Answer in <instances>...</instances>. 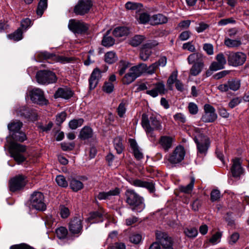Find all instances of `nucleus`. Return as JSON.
<instances>
[{
    "mask_svg": "<svg viewBox=\"0 0 249 249\" xmlns=\"http://www.w3.org/2000/svg\"><path fill=\"white\" fill-rule=\"evenodd\" d=\"M195 182V179L194 177L191 178L190 183L186 186H180L179 187L180 192L185 194H190L192 191Z\"/></svg>",
    "mask_w": 249,
    "mask_h": 249,
    "instance_id": "obj_38",
    "label": "nucleus"
},
{
    "mask_svg": "<svg viewBox=\"0 0 249 249\" xmlns=\"http://www.w3.org/2000/svg\"><path fill=\"white\" fill-rule=\"evenodd\" d=\"M144 39V37L141 35H136L132 37L129 42L131 45L136 47L140 45Z\"/></svg>",
    "mask_w": 249,
    "mask_h": 249,
    "instance_id": "obj_44",
    "label": "nucleus"
},
{
    "mask_svg": "<svg viewBox=\"0 0 249 249\" xmlns=\"http://www.w3.org/2000/svg\"><path fill=\"white\" fill-rule=\"evenodd\" d=\"M131 184L139 187H144L147 189L150 192H153L155 187L152 182L143 181L140 179H135L132 181Z\"/></svg>",
    "mask_w": 249,
    "mask_h": 249,
    "instance_id": "obj_27",
    "label": "nucleus"
},
{
    "mask_svg": "<svg viewBox=\"0 0 249 249\" xmlns=\"http://www.w3.org/2000/svg\"><path fill=\"white\" fill-rule=\"evenodd\" d=\"M142 125L146 131L147 134L154 139L155 137L153 131L160 130L162 126L160 122L154 116H152L148 120L147 116L143 114L142 119Z\"/></svg>",
    "mask_w": 249,
    "mask_h": 249,
    "instance_id": "obj_2",
    "label": "nucleus"
},
{
    "mask_svg": "<svg viewBox=\"0 0 249 249\" xmlns=\"http://www.w3.org/2000/svg\"><path fill=\"white\" fill-rule=\"evenodd\" d=\"M75 58L73 57H66L63 55H57L55 57L54 60L57 62H60L62 64L71 63L74 61Z\"/></svg>",
    "mask_w": 249,
    "mask_h": 249,
    "instance_id": "obj_49",
    "label": "nucleus"
},
{
    "mask_svg": "<svg viewBox=\"0 0 249 249\" xmlns=\"http://www.w3.org/2000/svg\"><path fill=\"white\" fill-rule=\"evenodd\" d=\"M67 115V113L65 111H62L56 115V124L59 127H61L62 124L65 121Z\"/></svg>",
    "mask_w": 249,
    "mask_h": 249,
    "instance_id": "obj_50",
    "label": "nucleus"
},
{
    "mask_svg": "<svg viewBox=\"0 0 249 249\" xmlns=\"http://www.w3.org/2000/svg\"><path fill=\"white\" fill-rule=\"evenodd\" d=\"M174 139L173 137L168 136L160 137L159 140V144L165 152H167L172 148Z\"/></svg>",
    "mask_w": 249,
    "mask_h": 249,
    "instance_id": "obj_23",
    "label": "nucleus"
},
{
    "mask_svg": "<svg viewBox=\"0 0 249 249\" xmlns=\"http://www.w3.org/2000/svg\"><path fill=\"white\" fill-rule=\"evenodd\" d=\"M216 62H213L210 65L211 70L218 71L224 68L227 61L224 54L222 53L218 54L216 56Z\"/></svg>",
    "mask_w": 249,
    "mask_h": 249,
    "instance_id": "obj_21",
    "label": "nucleus"
},
{
    "mask_svg": "<svg viewBox=\"0 0 249 249\" xmlns=\"http://www.w3.org/2000/svg\"><path fill=\"white\" fill-rule=\"evenodd\" d=\"M157 45L158 43L156 41L150 42L143 45L140 53L141 59L143 61L147 60L151 54V48L155 47Z\"/></svg>",
    "mask_w": 249,
    "mask_h": 249,
    "instance_id": "obj_19",
    "label": "nucleus"
},
{
    "mask_svg": "<svg viewBox=\"0 0 249 249\" xmlns=\"http://www.w3.org/2000/svg\"><path fill=\"white\" fill-rule=\"evenodd\" d=\"M156 238L157 241L150 246L152 249H173L171 239L166 233L157 232Z\"/></svg>",
    "mask_w": 249,
    "mask_h": 249,
    "instance_id": "obj_7",
    "label": "nucleus"
},
{
    "mask_svg": "<svg viewBox=\"0 0 249 249\" xmlns=\"http://www.w3.org/2000/svg\"><path fill=\"white\" fill-rule=\"evenodd\" d=\"M203 67V62L193 64V65L190 69V74L193 76H196L198 75L202 71Z\"/></svg>",
    "mask_w": 249,
    "mask_h": 249,
    "instance_id": "obj_36",
    "label": "nucleus"
},
{
    "mask_svg": "<svg viewBox=\"0 0 249 249\" xmlns=\"http://www.w3.org/2000/svg\"><path fill=\"white\" fill-rule=\"evenodd\" d=\"M9 152H19V153H24L26 151L27 146L18 142L10 141L9 142Z\"/></svg>",
    "mask_w": 249,
    "mask_h": 249,
    "instance_id": "obj_29",
    "label": "nucleus"
},
{
    "mask_svg": "<svg viewBox=\"0 0 249 249\" xmlns=\"http://www.w3.org/2000/svg\"><path fill=\"white\" fill-rule=\"evenodd\" d=\"M189 112L192 114H196L198 112L197 106L194 103H190L188 105Z\"/></svg>",
    "mask_w": 249,
    "mask_h": 249,
    "instance_id": "obj_61",
    "label": "nucleus"
},
{
    "mask_svg": "<svg viewBox=\"0 0 249 249\" xmlns=\"http://www.w3.org/2000/svg\"><path fill=\"white\" fill-rule=\"evenodd\" d=\"M195 132L194 139L196 144L197 154L205 156L210 145V140L207 136L201 133L198 128H195Z\"/></svg>",
    "mask_w": 249,
    "mask_h": 249,
    "instance_id": "obj_3",
    "label": "nucleus"
},
{
    "mask_svg": "<svg viewBox=\"0 0 249 249\" xmlns=\"http://www.w3.org/2000/svg\"><path fill=\"white\" fill-rule=\"evenodd\" d=\"M204 113L202 116L201 120L204 123H212L217 118V115L214 108L209 104L204 106Z\"/></svg>",
    "mask_w": 249,
    "mask_h": 249,
    "instance_id": "obj_14",
    "label": "nucleus"
},
{
    "mask_svg": "<svg viewBox=\"0 0 249 249\" xmlns=\"http://www.w3.org/2000/svg\"><path fill=\"white\" fill-rule=\"evenodd\" d=\"M33 24L32 21L29 18H27L23 19L21 21L20 28L22 30L24 29L25 30H26L30 28Z\"/></svg>",
    "mask_w": 249,
    "mask_h": 249,
    "instance_id": "obj_53",
    "label": "nucleus"
},
{
    "mask_svg": "<svg viewBox=\"0 0 249 249\" xmlns=\"http://www.w3.org/2000/svg\"><path fill=\"white\" fill-rule=\"evenodd\" d=\"M228 83L229 89L233 91H236L239 89L241 86V81L238 79L229 80L228 81Z\"/></svg>",
    "mask_w": 249,
    "mask_h": 249,
    "instance_id": "obj_46",
    "label": "nucleus"
},
{
    "mask_svg": "<svg viewBox=\"0 0 249 249\" xmlns=\"http://www.w3.org/2000/svg\"><path fill=\"white\" fill-rule=\"evenodd\" d=\"M29 245L26 243H21L11 246L10 249H28Z\"/></svg>",
    "mask_w": 249,
    "mask_h": 249,
    "instance_id": "obj_64",
    "label": "nucleus"
},
{
    "mask_svg": "<svg viewBox=\"0 0 249 249\" xmlns=\"http://www.w3.org/2000/svg\"><path fill=\"white\" fill-rule=\"evenodd\" d=\"M56 54L50 53L47 51H43L37 53L35 56L36 60L38 62H43L45 60H54Z\"/></svg>",
    "mask_w": 249,
    "mask_h": 249,
    "instance_id": "obj_24",
    "label": "nucleus"
},
{
    "mask_svg": "<svg viewBox=\"0 0 249 249\" xmlns=\"http://www.w3.org/2000/svg\"><path fill=\"white\" fill-rule=\"evenodd\" d=\"M174 118L175 121L178 123H184L186 122V118L184 114L181 113H178L174 115Z\"/></svg>",
    "mask_w": 249,
    "mask_h": 249,
    "instance_id": "obj_63",
    "label": "nucleus"
},
{
    "mask_svg": "<svg viewBox=\"0 0 249 249\" xmlns=\"http://www.w3.org/2000/svg\"><path fill=\"white\" fill-rule=\"evenodd\" d=\"M139 65H143L145 66V67H143L144 70L142 71V73L143 72H146L148 74H152L154 73L158 69L157 65L155 63H153L149 67H147V65L144 63H140Z\"/></svg>",
    "mask_w": 249,
    "mask_h": 249,
    "instance_id": "obj_47",
    "label": "nucleus"
},
{
    "mask_svg": "<svg viewBox=\"0 0 249 249\" xmlns=\"http://www.w3.org/2000/svg\"><path fill=\"white\" fill-rule=\"evenodd\" d=\"M27 177L22 174H18L11 178L9 181V191L13 193L24 190L27 184Z\"/></svg>",
    "mask_w": 249,
    "mask_h": 249,
    "instance_id": "obj_5",
    "label": "nucleus"
},
{
    "mask_svg": "<svg viewBox=\"0 0 249 249\" xmlns=\"http://www.w3.org/2000/svg\"><path fill=\"white\" fill-rule=\"evenodd\" d=\"M221 194L219 190H213L211 193V200L212 201L218 200L220 198Z\"/></svg>",
    "mask_w": 249,
    "mask_h": 249,
    "instance_id": "obj_59",
    "label": "nucleus"
},
{
    "mask_svg": "<svg viewBox=\"0 0 249 249\" xmlns=\"http://www.w3.org/2000/svg\"><path fill=\"white\" fill-rule=\"evenodd\" d=\"M22 126L23 123L19 120H16L12 121L7 125L9 134L22 131L21 128Z\"/></svg>",
    "mask_w": 249,
    "mask_h": 249,
    "instance_id": "obj_26",
    "label": "nucleus"
},
{
    "mask_svg": "<svg viewBox=\"0 0 249 249\" xmlns=\"http://www.w3.org/2000/svg\"><path fill=\"white\" fill-rule=\"evenodd\" d=\"M126 112V105L125 104L122 102L121 103L117 108L118 115L120 117H123Z\"/></svg>",
    "mask_w": 249,
    "mask_h": 249,
    "instance_id": "obj_58",
    "label": "nucleus"
},
{
    "mask_svg": "<svg viewBox=\"0 0 249 249\" xmlns=\"http://www.w3.org/2000/svg\"><path fill=\"white\" fill-rule=\"evenodd\" d=\"M101 77L100 69L98 67L94 68L89 78V88L90 90L94 89L96 87Z\"/></svg>",
    "mask_w": 249,
    "mask_h": 249,
    "instance_id": "obj_17",
    "label": "nucleus"
},
{
    "mask_svg": "<svg viewBox=\"0 0 249 249\" xmlns=\"http://www.w3.org/2000/svg\"><path fill=\"white\" fill-rule=\"evenodd\" d=\"M151 85L153 88L150 90H147L146 91V94L154 98L156 97L159 95L165 94L166 90L163 82H158Z\"/></svg>",
    "mask_w": 249,
    "mask_h": 249,
    "instance_id": "obj_18",
    "label": "nucleus"
},
{
    "mask_svg": "<svg viewBox=\"0 0 249 249\" xmlns=\"http://www.w3.org/2000/svg\"><path fill=\"white\" fill-rule=\"evenodd\" d=\"M37 82L41 85H48L56 82L57 77L55 73L50 70H39L36 74Z\"/></svg>",
    "mask_w": 249,
    "mask_h": 249,
    "instance_id": "obj_6",
    "label": "nucleus"
},
{
    "mask_svg": "<svg viewBox=\"0 0 249 249\" xmlns=\"http://www.w3.org/2000/svg\"><path fill=\"white\" fill-rule=\"evenodd\" d=\"M30 97L34 103L39 105H47L48 103V101L45 98L43 91L39 89H35L31 90Z\"/></svg>",
    "mask_w": 249,
    "mask_h": 249,
    "instance_id": "obj_13",
    "label": "nucleus"
},
{
    "mask_svg": "<svg viewBox=\"0 0 249 249\" xmlns=\"http://www.w3.org/2000/svg\"><path fill=\"white\" fill-rule=\"evenodd\" d=\"M10 153L11 157L14 159L18 164H21L26 160V158L19 152H11Z\"/></svg>",
    "mask_w": 249,
    "mask_h": 249,
    "instance_id": "obj_42",
    "label": "nucleus"
},
{
    "mask_svg": "<svg viewBox=\"0 0 249 249\" xmlns=\"http://www.w3.org/2000/svg\"><path fill=\"white\" fill-rule=\"evenodd\" d=\"M203 56L200 53H193L189 55L187 58V60L190 64L203 62Z\"/></svg>",
    "mask_w": 249,
    "mask_h": 249,
    "instance_id": "obj_32",
    "label": "nucleus"
},
{
    "mask_svg": "<svg viewBox=\"0 0 249 249\" xmlns=\"http://www.w3.org/2000/svg\"><path fill=\"white\" fill-rule=\"evenodd\" d=\"M60 210V214L62 218L65 219L69 217L70 212L68 208L64 205H61Z\"/></svg>",
    "mask_w": 249,
    "mask_h": 249,
    "instance_id": "obj_54",
    "label": "nucleus"
},
{
    "mask_svg": "<svg viewBox=\"0 0 249 249\" xmlns=\"http://www.w3.org/2000/svg\"><path fill=\"white\" fill-rule=\"evenodd\" d=\"M203 48L208 54L212 55L213 53V48L211 44H204Z\"/></svg>",
    "mask_w": 249,
    "mask_h": 249,
    "instance_id": "obj_62",
    "label": "nucleus"
},
{
    "mask_svg": "<svg viewBox=\"0 0 249 249\" xmlns=\"http://www.w3.org/2000/svg\"><path fill=\"white\" fill-rule=\"evenodd\" d=\"M68 28L74 34L78 35L86 34L89 29L86 23L75 19H71L69 20Z\"/></svg>",
    "mask_w": 249,
    "mask_h": 249,
    "instance_id": "obj_10",
    "label": "nucleus"
},
{
    "mask_svg": "<svg viewBox=\"0 0 249 249\" xmlns=\"http://www.w3.org/2000/svg\"><path fill=\"white\" fill-rule=\"evenodd\" d=\"M69 186L71 189L74 192H77L84 187L83 183L80 180H77L74 178H69Z\"/></svg>",
    "mask_w": 249,
    "mask_h": 249,
    "instance_id": "obj_30",
    "label": "nucleus"
},
{
    "mask_svg": "<svg viewBox=\"0 0 249 249\" xmlns=\"http://www.w3.org/2000/svg\"><path fill=\"white\" fill-rule=\"evenodd\" d=\"M44 201L43 193L37 191H34L29 198V208L39 212H44L47 209V206Z\"/></svg>",
    "mask_w": 249,
    "mask_h": 249,
    "instance_id": "obj_4",
    "label": "nucleus"
},
{
    "mask_svg": "<svg viewBox=\"0 0 249 249\" xmlns=\"http://www.w3.org/2000/svg\"><path fill=\"white\" fill-rule=\"evenodd\" d=\"M227 56L229 65L233 67L242 65L245 62L247 58L246 54L240 52H229Z\"/></svg>",
    "mask_w": 249,
    "mask_h": 249,
    "instance_id": "obj_9",
    "label": "nucleus"
},
{
    "mask_svg": "<svg viewBox=\"0 0 249 249\" xmlns=\"http://www.w3.org/2000/svg\"><path fill=\"white\" fill-rule=\"evenodd\" d=\"M145 67L143 65H137L132 67L129 71L125 74L122 79L124 84L128 85L132 83L136 78L142 74V71Z\"/></svg>",
    "mask_w": 249,
    "mask_h": 249,
    "instance_id": "obj_8",
    "label": "nucleus"
},
{
    "mask_svg": "<svg viewBox=\"0 0 249 249\" xmlns=\"http://www.w3.org/2000/svg\"><path fill=\"white\" fill-rule=\"evenodd\" d=\"M104 220L103 214L99 211H93L89 213L87 222L91 223L102 222Z\"/></svg>",
    "mask_w": 249,
    "mask_h": 249,
    "instance_id": "obj_25",
    "label": "nucleus"
},
{
    "mask_svg": "<svg viewBox=\"0 0 249 249\" xmlns=\"http://www.w3.org/2000/svg\"><path fill=\"white\" fill-rule=\"evenodd\" d=\"M177 77V72L174 71L168 78L167 81V85L170 90L173 89V84L176 83L177 81H178Z\"/></svg>",
    "mask_w": 249,
    "mask_h": 249,
    "instance_id": "obj_45",
    "label": "nucleus"
},
{
    "mask_svg": "<svg viewBox=\"0 0 249 249\" xmlns=\"http://www.w3.org/2000/svg\"><path fill=\"white\" fill-rule=\"evenodd\" d=\"M242 43L240 39H231L226 38L224 40V44L228 48H236L240 46Z\"/></svg>",
    "mask_w": 249,
    "mask_h": 249,
    "instance_id": "obj_39",
    "label": "nucleus"
},
{
    "mask_svg": "<svg viewBox=\"0 0 249 249\" xmlns=\"http://www.w3.org/2000/svg\"><path fill=\"white\" fill-rule=\"evenodd\" d=\"M101 44L104 47L109 48V30H107L104 35Z\"/></svg>",
    "mask_w": 249,
    "mask_h": 249,
    "instance_id": "obj_60",
    "label": "nucleus"
},
{
    "mask_svg": "<svg viewBox=\"0 0 249 249\" xmlns=\"http://www.w3.org/2000/svg\"><path fill=\"white\" fill-rule=\"evenodd\" d=\"M84 122V120L83 118L73 119L69 122V126L71 129H76L78 127L81 126Z\"/></svg>",
    "mask_w": 249,
    "mask_h": 249,
    "instance_id": "obj_43",
    "label": "nucleus"
},
{
    "mask_svg": "<svg viewBox=\"0 0 249 249\" xmlns=\"http://www.w3.org/2000/svg\"><path fill=\"white\" fill-rule=\"evenodd\" d=\"M112 34L115 36L118 37L126 36L129 34V29L124 26L118 27L114 29Z\"/></svg>",
    "mask_w": 249,
    "mask_h": 249,
    "instance_id": "obj_33",
    "label": "nucleus"
},
{
    "mask_svg": "<svg viewBox=\"0 0 249 249\" xmlns=\"http://www.w3.org/2000/svg\"><path fill=\"white\" fill-rule=\"evenodd\" d=\"M74 94V91L70 87L64 86L57 89L53 95V97L54 99L62 98L69 100L73 96Z\"/></svg>",
    "mask_w": 249,
    "mask_h": 249,
    "instance_id": "obj_15",
    "label": "nucleus"
},
{
    "mask_svg": "<svg viewBox=\"0 0 249 249\" xmlns=\"http://www.w3.org/2000/svg\"><path fill=\"white\" fill-rule=\"evenodd\" d=\"M126 202L132 207V210L141 212L145 207L143 199L134 190L128 189L125 192Z\"/></svg>",
    "mask_w": 249,
    "mask_h": 249,
    "instance_id": "obj_1",
    "label": "nucleus"
},
{
    "mask_svg": "<svg viewBox=\"0 0 249 249\" xmlns=\"http://www.w3.org/2000/svg\"><path fill=\"white\" fill-rule=\"evenodd\" d=\"M61 148L64 151H70L72 150L75 147V143L74 142H63L60 144Z\"/></svg>",
    "mask_w": 249,
    "mask_h": 249,
    "instance_id": "obj_52",
    "label": "nucleus"
},
{
    "mask_svg": "<svg viewBox=\"0 0 249 249\" xmlns=\"http://www.w3.org/2000/svg\"><path fill=\"white\" fill-rule=\"evenodd\" d=\"M113 144L117 153H121L124 149L121 138L116 137L113 141Z\"/></svg>",
    "mask_w": 249,
    "mask_h": 249,
    "instance_id": "obj_48",
    "label": "nucleus"
},
{
    "mask_svg": "<svg viewBox=\"0 0 249 249\" xmlns=\"http://www.w3.org/2000/svg\"><path fill=\"white\" fill-rule=\"evenodd\" d=\"M167 21V18L164 15L160 14L153 16L151 18L152 24L155 25L165 23Z\"/></svg>",
    "mask_w": 249,
    "mask_h": 249,
    "instance_id": "obj_35",
    "label": "nucleus"
},
{
    "mask_svg": "<svg viewBox=\"0 0 249 249\" xmlns=\"http://www.w3.org/2000/svg\"><path fill=\"white\" fill-rule=\"evenodd\" d=\"M142 6L141 3L127 2L125 4V8L128 10H137L141 9Z\"/></svg>",
    "mask_w": 249,
    "mask_h": 249,
    "instance_id": "obj_56",
    "label": "nucleus"
},
{
    "mask_svg": "<svg viewBox=\"0 0 249 249\" xmlns=\"http://www.w3.org/2000/svg\"><path fill=\"white\" fill-rule=\"evenodd\" d=\"M8 37L11 40L16 41H19L23 38V31L22 29L19 27L14 33L9 34Z\"/></svg>",
    "mask_w": 249,
    "mask_h": 249,
    "instance_id": "obj_37",
    "label": "nucleus"
},
{
    "mask_svg": "<svg viewBox=\"0 0 249 249\" xmlns=\"http://www.w3.org/2000/svg\"><path fill=\"white\" fill-rule=\"evenodd\" d=\"M185 235L189 238H194L197 235V230L195 228H187L184 231Z\"/></svg>",
    "mask_w": 249,
    "mask_h": 249,
    "instance_id": "obj_51",
    "label": "nucleus"
},
{
    "mask_svg": "<svg viewBox=\"0 0 249 249\" xmlns=\"http://www.w3.org/2000/svg\"><path fill=\"white\" fill-rule=\"evenodd\" d=\"M130 66V63L127 61H121L120 62V70L119 73L120 75H123Z\"/></svg>",
    "mask_w": 249,
    "mask_h": 249,
    "instance_id": "obj_55",
    "label": "nucleus"
},
{
    "mask_svg": "<svg viewBox=\"0 0 249 249\" xmlns=\"http://www.w3.org/2000/svg\"><path fill=\"white\" fill-rule=\"evenodd\" d=\"M18 114L25 119H31L35 121L37 119V115L33 112L32 109L25 106L21 107L19 108Z\"/></svg>",
    "mask_w": 249,
    "mask_h": 249,
    "instance_id": "obj_20",
    "label": "nucleus"
},
{
    "mask_svg": "<svg viewBox=\"0 0 249 249\" xmlns=\"http://www.w3.org/2000/svg\"><path fill=\"white\" fill-rule=\"evenodd\" d=\"M93 5L91 0H78L75 5L73 12L76 15L83 16L88 13Z\"/></svg>",
    "mask_w": 249,
    "mask_h": 249,
    "instance_id": "obj_11",
    "label": "nucleus"
},
{
    "mask_svg": "<svg viewBox=\"0 0 249 249\" xmlns=\"http://www.w3.org/2000/svg\"><path fill=\"white\" fill-rule=\"evenodd\" d=\"M69 229L73 234H81L83 231L82 219L76 216L71 218L69 224Z\"/></svg>",
    "mask_w": 249,
    "mask_h": 249,
    "instance_id": "obj_16",
    "label": "nucleus"
},
{
    "mask_svg": "<svg viewBox=\"0 0 249 249\" xmlns=\"http://www.w3.org/2000/svg\"><path fill=\"white\" fill-rule=\"evenodd\" d=\"M9 138L10 139L11 141L16 142H22L27 139L25 133L22 131L9 134V136L7 137V141L8 142H9L8 140Z\"/></svg>",
    "mask_w": 249,
    "mask_h": 249,
    "instance_id": "obj_31",
    "label": "nucleus"
},
{
    "mask_svg": "<svg viewBox=\"0 0 249 249\" xmlns=\"http://www.w3.org/2000/svg\"><path fill=\"white\" fill-rule=\"evenodd\" d=\"M93 132L92 129L89 126H85L80 131L79 138L83 141L92 138Z\"/></svg>",
    "mask_w": 249,
    "mask_h": 249,
    "instance_id": "obj_28",
    "label": "nucleus"
},
{
    "mask_svg": "<svg viewBox=\"0 0 249 249\" xmlns=\"http://www.w3.org/2000/svg\"><path fill=\"white\" fill-rule=\"evenodd\" d=\"M55 233L57 237L61 240L66 239L68 234L67 229L63 226L57 228L55 230Z\"/></svg>",
    "mask_w": 249,
    "mask_h": 249,
    "instance_id": "obj_40",
    "label": "nucleus"
},
{
    "mask_svg": "<svg viewBox=\"0 0 249 249\" xmlns=\"http://www.w3.org/2000/svg\"><path fill=\"white\" fill-rule=\"evenodd\" d=\"M232 165L231 168V172L234 177H240L243 173V169L241 166V159L235 158L232 160Z\"/></svg>",
    "mask_w": 249,
    "mask_h": 249,
    "instance_id": "obj_22",
    "label": "nucleus"
},
{
    "mask_svg": "<svg viewBox=\"0 0 249 249\" xmlns=\"http://www.w3.org/2000/svg\"><path fill=\"white\" fill-rule=\"evenodd\" d=\"M48 7V0H40L38 3L36 13L41 17Z\"/></svg>",
    "mask_w": 249,
    "mask_h": 249,
    "instance_id": "obj_34",
    "label": "nucleus"
},
{
    "mask_svg": "<svg viewBox=\"0 0 249 249\" xmlns=\"http://www.w3.org/2000/svg\"><path fill=\"white\" fill-rule=\"evenodd\" d=\"M55 181L57 184L60 187L66 188L69 186L68 181L63 175H59L56 176Z\"/></svg>",
    "mask_w": 249,
    "mask_h": 249,
    "instance_id": "obj_41",
    "label": "nucleus"
},
{
    "mask_svg": "<svg viewBox=\"0 0 249 249\" xmlns=\"http://www.w3.org/2000/svg\"><path fill=\"white\" fill-rule=\"evenodd\" d=\"M185 151L183 146L179 145L176 147L168 158V160L172 164H177L184 159Z\"/></svg>",
    "mask_w": 249,
    "mask_h": 249,
    "instance_id": "obj_12",
    "label": "nucleus"
},
{
    "mask_svg": "<svg viewBox=\"0 0 249 249\" xmlns=\"http://www.w3.org/2000/svg\"><path fill=\"white\" fill-rule=\"evenodd\" d=\"M53 125V123L50 121L46 126H44L42 124H40L38 125L37 127L38 129L41 130L42 132L47 133L51 130Z\"/></svg>",
    "mask_w": 249,
    "mask_h": 249,
    "instance_id": "obj_57",
    "label": "nucleus"
}]
</instances>
